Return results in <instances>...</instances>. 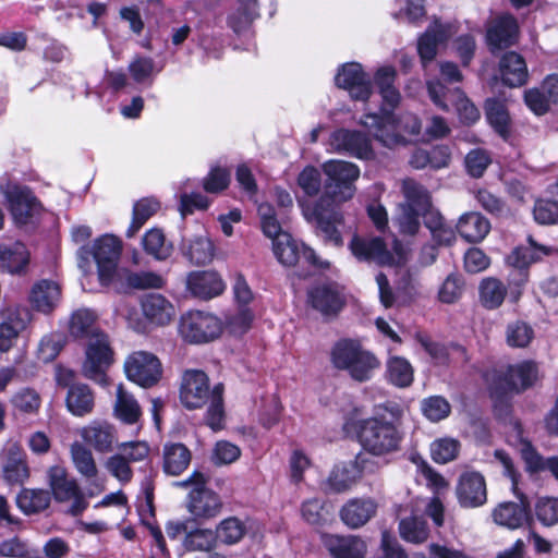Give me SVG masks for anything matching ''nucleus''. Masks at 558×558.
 Segmentation results:
<instances>
[{
  "label": "nucleus",
  "instance_id": "obj_19",
  "mask_svg": "<svg viewBox=\"0 0 558 558\" xmlns=\"http://www.w3.org/2000/svg\"><path fill=\"white\" fill-rule=\"evenodd\" d=\"M124 371L129 380L144 388L155 386L162 376L159 359L145 351L132 353L124 363Z\"/></svg>",
  "mask_w": 558,
  "mask_h": 558
},
{
  "label": "nucleus",
  "instance_id": "obj_13",
  "mask_svg": "<svg viewBox=\"0 0 558 558\" xmlns=\"http://www.w3.org/2000/svg\"><path fill=\"white\" fill-rule=\"evenodd\" d=\"M307 303L325 319H333L347 306L345 288L337 281L317 282L307 290Z\"/></svg>",
  "mask_w": 558,
  "mask_h": 558
},
{
  "label": "nucleus",
  "instance_id": "obj_5",
  "mask_svg": "<svg viewBox=\"0 0 558 558\" xmlns=\"http://www.w3.org/2000/svg\"><path fill=\"white\" fill-rule=\"evenodd\" d=\"M330 361L337 369L347 371L350 377L359 383H365L380 367L377 356L365 349L357 340L340 339L330 352Z\"/></svg>",
  "mask_w": 558,
  "mask_h": 558
},
{
  "label": "nucleus",
  "instance_id": "obj_37",
  "mask_svg": "<svg viewBox=\"0 0 558 558\" xmlns=\"http://www.w3.org/2000/svg\"><path fill=\"white\" fill-rule=\"evenodd\" d=\"M60 296L59 284L52 280L43 279L32 287L28 301L35 311L50 314L56 308Z\"/></svg>",
  "mask_w": 558,
  "mask_h": 558
},
{
  "label": "nucleus",
  "instance_id": "obj_29",
  "mask_svg": "<svg viewBox=\"0 0 558 558\" xmlns=\"http://www.w3.org/2000/svg\"><path fill=\"white\" fill-rule=\"evenodd\" d=\"M459 504L464 508H475L484 505L487 499L486 483L478 472L463 473L457 486Z\"/></svg>",
  "mask_w": 558,
  "mask_h": 558
},
{
  "label": "nucleus",
  "instance_id": "obj_20",
  "mask_svg": "<svg viewBox=\"0 0 558 558\" xmlns=\"http://www.w3.org/2000/svg\"><path fill=\"white\" fill-rule=\"evenodd\" d=\"M329 144L333 151L338 154H344L361 160L375 158L371 138L361 131L337 129L330 134Z\"/></svg>",
  "mask_w": 558,
  "mask_h": 558
},
{
  "label": "nucleus",
  "instance_id": "obj_50",
  "mask_svg": "<svg viewBox=\"0 0 558 558\" xmlns=\"http://www.w3.org/2000/svg\"><path fill=\"white\" fill-rule=\"evenodd\" d=\"M146 254L156 259H166L170 256L172 246L166 244V238L161 229L151 228L145 232L142 239Z\"/></svg>",
  "mask_w": 558,
  "mask_h": 558
},
{
  "label": "nucleus",
  "instance_id": "obj_43",
  "mask_svg": "<svg viewBox=\"0 0 558 558\" xmlns=\"http://www.w3.org/2000/svg\"><path fill=\"white\" fill-rule=\"evenodd\" d=\"M160 208V202L153 196L136 201L133 205L132 220L125 232V236L128 239L133 238Z\"/></svg>",
  "mask_w": 558,
  "mask_h": 558
},
{
  "label": "nucleus",
  "instance_id": "obj_34",
  "mask_svg": "<svg viewBox=\"0 0 558 558\" xmlns=\"http://www.w3.org/2000/svg\"><path fill=\"white\" fill-rule=\"evenodd\" d=\"M377 507L372 498H352L340 509V518L347 526L359 529L375 517Z\"/></svg>",
  "mask_w": 558,
  "mask_h": 558
},
{
  "label": "nucleus",
  "instance_id": "obj_3",
  "mask_svg": "<svg viewBox=\"0 0 558 558\" xmlns=\"http://www.w3.org/2000/svg\"><path fill=\"white\" fill-rule=\"evenodd\" d=\"M344 434L355 439L366 453H392L400 450L403 433L384 416L349 418L342 427Z\"/></svg>",
  "mask_w": 558,
  "mask_h": 558
},
{
  "label": "nucleus",
  "instance_id": "obj_62",
  "mask_svg": "<svg viewBox=\"0 0 558 558\" xmlns=\"http://www.w3.org/2000/svg\"><path fill=\"white\" fill-rule=\"evenodd\" d=\"M298 185L310 197L318 195L322 189V175L319 170L312 165L305 166L296 178Z\"/></svg>",
  "mask_w": 558,
  "mask_h": 558
},
{
  "label": "nucleus",
  "instance_id": "obj_32",
  "mask_svg": "<svg viewBox=\"0 0 558 558\" xmlns=\"http://www.w3.org/2000/svg\"><path fill=\"white\" fill-rule=\"evenodd\" d=\"M483 108L488 125L501 140L509 141L512 134V119L506 102L496 97H488Z\"/></svg>",
  "mask_w": 558,
  "mask_h": 558
},
{
  "label": "nucleus",
  "instance_id": "obj_28",
  "mask_svg": "<svg viewBox=\"0 0 558 558\" xmlns=\"http://www.w3.org/2000/svg\"><path fill=\"white\" fill-rule=\"evenodd\" d=\"M312 218L316 222L317 231L323 235L325 242L340 246L343 243L338 225L343 223V216L333 207H326L324 197H320L314 205Z\"/></svg>",
  "mask_w": 558,
  "mask_h": 558
},
{
  "label": "nucleus",
  "instance_id": "obj_56",
  "mask_svg": "<svg viewBox=\"0 0 558 558\" xmlns=\"http://www.w3.org/2000/svg\"><path fill=\"white\" fill-rule=\"evenodd\" d=\"M302 518L311 525L323 526L330 521V511L318 498L305 500L301 507Z\"/></svg>",
  "mask_w": 558,
  "mask_h": 558
},
{
  "label": "nucleus",
  "instance_id": "obj_26",
  "mask_svg": "<svg viewBox=\"0 0 558 558\" xmlns=\"http://www.w3.org/2000/svg\"><path fill=\"white\" fill-rule=\"evenodd\" d=\"M31 252L22 241L0 243V274L24 277L28 274Z\"/></svg>",
  "mask_w": 558,
  "mask_h": 558
},
{
  "label": "nucleus",
  "instance_id": "obj_54",
  "mask_svg": "<svg viewBox=\"0 0 558 558\" xmlns=\"http://www.w3.org/2000/svg\"><path fill=\"white\" fill-rule=\"evenodd\" d=\"M246 533L245 524L235 517H229L222 520L217 529L215 534L217 535V541H220L227 545H233L239 543Z\"/></svg>",
  "mask_w": 558,
  "mask_h": 558
},
{
  "label": "nucleus",
  "instance_id": "obj_61",
  "mask_svg": "<svg viewBox=\"0 0 558 558\" xmlns=\"http://www.w3.org/2000/svg\"><path fill=\"white\" fill-rule=\"evenodd\" d=\"M463 290V277L460 274L452 272L442 282L438 291V299L441 303L452 304L462 296Z\"/></svg>",
  "mask_w": 558,
  "mask_h": 558
},
{
  "label": "nucleus",
  "instance_id": "obj_52",
  "mask_svg": "<svg viewBox=\"0 0 558 558\" xmlns=\"http://www.w3.org/2000/svg\"><path fill=\"white\" fill-rule=\"evenodd\" d=\"M399 532L404 541L415 544H421L428 537L426 521L416 515L402 519L399 523Z\"/></svg>",
  "mask_w": 558,
  "mask_h": 558
},
{
  "label": "nucleus",
  "instance_id": "obj_36",
  "mask_svg": "<svg viewBox=\"0 0 558 558\" xmlns=\"http://www.w3.org/2000/svg\"><path fill=\"white\" fill-rule=\"evenodd\" d=\"M530 246H517L507 257V263L511 268L530 270V266L542 259L543 256L553 255L556 251L551 246L538 244L532 235L527 236Z\"/></svg>",
  "mask_w": 558,
  "mask_h": 558
},
{
  "label": "nucleus",
  "instance_id": "obj_31",
  "mask_svg": "<svg viewBox=\"0 0 558 558\" xmlns=\"http://www.w3.org/2000/svg\"><path fill=\"white\" fill-rule=\"evenodd\" d=\"M323 544L332 558H365L367 553L365 541L355 535L326 534Z\"/></svg>",
  "mask_w": 558,
  "mask_h": 558
},
{
  "label": "nucleus",
  "instance_id": "obj_1",
  "mask_svg": "<svg viewBox=\"0 0 558 558\" xmlns=\"http://www.w3.org/2000/svg\"><path fill=\"white\" fill-rule=\"evenodd\" d=\"M486 380L494 415L498 421H506L512 415L513 397L533 389L541 380L539 367L534 360H522L494 369Z\"/></svg>",
  "mask_w": 558,
  "mask_h": 558
},
{
  "label": "nucleus",
  "instance_id": "obj_27",
  "mask_svg": "<svg viewBox=\"0 0 558 558\" xmlns=\"http://www.w3.org/2000/svg\"><path fill=\"white\" fill-rule=\"evenodd\" d=\"M226 284L215 270H194L186 277V290L192 296L208 301L223 293Z\"/></svg>",
  "mask_w": 558,
  "mask_h": 558
},
{
  "label": "nucleus",
  "instance_id": "obj_23",
  "mask_svg": "<svg viewBox=\"0 0 558 558\" xmlns=\"http://www.w3.org/2000/svg\"><path fill=\"white\" fill-rule=\"evenodd\" d=\"M351 254L359 260L386 267L392 263L390 251L381 236L354 234L349 243Z\"/></svg>",
  "mask_w": 558,
  "mask_h": 558
},
{
  "label": "nucleus",
  "instance_id": "obj_14",
  "mask_svg": "<svg viewBox=\"0 0 558 558\" xmlns=\"http://www.w3.org/2000/svg\"><path fill=\"white\" fill-rule=\"evenodd\" d=\"M122 253V241L113 234H104L94 241V260L97 265L99 283L109 287L118 272V263Z\"/></svg>",
  "mask_w": 558,
  "mask_h": 558
},
{
  "label": "nucleus",
  "instance_id": "obj_6",
  "mask_svg": "<svg viewBox=\"0 0 558 558\" xmlns=\"http://www.w3.org/2000/svg\"><path fill=\"white\" fill-rule=\"evenodd\" d=\"M379 94L383 101L378 112L365 113L361 123L372 132L376 141L386 147H391L402 141V136L397 133L398 119L395 113L401 95L396 86L383 88Z\"/></svg>",
  "mask_w": 558,
  "mask_h": 558
},
{
  "label": "nucleus",
  "instance_id": "obj_30",
  "mask_svg": "<svg viewBox=\"0 0 558 558\" xmlns=\"http://www.w3.org/2000/svg\"><path fill=\"white\" fill-rule=\"evenodd\" d=\"M222 509L220 496L206 484L202 487H193L189 493L187 510L198 519H211L217 517Z\"/></svg>",
  "mask_w": 558,
  "mask_h": 558
},
{
  "label": "nucleus",
  "instance_id": "obj_17",
  "mask_svg": "<svg viewBox=\"0 0 558 558\" xmlns=\"http://www.w3.org/2000/svg\"><path fill=\"white\" fill-rule=\"evenodd\" d=\"M414 338L424 349V351L429 355L435 366H464L471 360L468 349L459 342H438L433 340L428 333L421 331L416 332Z\"/></svg>",
  "mask_w": 558,
  "mask_h": 558
},
{
  "label": "nucleus",
  "instance_id": "obj_60",
  "mask_svg": "<svg viewBox=\"0 0 558 558\" xmlns=\"http://www.w3.org/2000/svg\"><path fill=\"white\" fill-rule=\"evenodd\" d=\"M475 199L484 210L496 218L506 217L510 211L507 203L501 197L486 189H480L475 194Z\"/></svg>",
  "mask_w": 558,
  "mask_h": 558
},
{
  "label": "nucleus",
  "instance_id": "obj_22",
  "mask_svg": "<svg viewBox=\"0 0 558 558\" xmlns=\"http://www.w3.org/2000/svg\"><path fill=\"white\" fill-rule=\"evenodd\" d=\"M366 471L373 472L374 463L364 456H355L353 460L336 464L327 478L328 489L337 494L347 492Z\"/></svg>",
  "mask_w": 558,
  "mask_h": 558
},
{
  "label": "nucleus",
  "instance_id": "obj_55",
  "mask_svg": "<svg viewBox=\"0 0 558 558\" xmlns=\"http://www.w3.org/2000/svg\"><path fill=\"white\" fill-rule=\"evenodd\" d=\"M534 339V329L523 320L509 323L506 328V341L511 348H526Z\"/></svg>",
  "mask_w": 558,
  "mask_h": 558
},
{
  "label": "nucleus",
  "instance_id": "obj_4",
  "mask_svg": "<svg viewBox=\"0 0 558 558\" xmlns=\"http://www.w3.org/2000/svg\"><path fill=\"white\" fill-rule=\"evenodd\" d=\"M13 225L24 232H34L40 225L45 207L34 190L16 181L8 180L0 187Z\"/></svg>",
  "mask_w": 558,
  "mask_h": 558
},
{
  "label": "nucleus",
  "instance_id": "obj_21",
  "mask_svg": "<svg viewBox=\"0 0 558 558\" xmlns=\"http://www.w3.org/2000/svg\"><path fill=\"white\" fill-rule=\"evenodd\" d=\"M335 84L356 101H367L373 93L371 77L359 62L342 64L335 76Z\"/></svg>",
  "mask_w": 558,
  "mask_h": 558
},
{
  "label": "nucleus",
  "instance_id": "obj_57",
  "mask_svg": "<svg viewBox=\"0 0 558 558\" xmlns=\"http://www.w3.org/2000/svg\"><path fill=\"white\" fill-rule=\"evenodd\" d=\"M12 407L21 413H37L41 405L40 395L34 388H22L11 398Z\"/></svg>",
  "mask_w": 558,
  "mask_h": 558
},
{
  "label": "nucleus",
  "instance_id": "obj_9",
  "mask_svg": "<svg viewBox=\"0 0 558 558\" xmlns=\"http://www.w3.org/2000/svg\"><path fill=\"white\" fill-rule=\"evenodd\" d=\"M504 468V474L510 477L512 490L518 496L520 504L506 501L500 504L493 511L494 521L509 529H518L527 521L530 514V502L526 496L518 490L520 473L517 471L510 456H495Z\"/></svg>",
  "mask_w": 558,
  "mask_h": 558
},
{
  "label": "nucleus",
  "instance_id": "obj_58",
  "mask_svg": "<svg viewBox=\"0 0 558 558\" xmlns=\"http://www.w3.org/2000/svg\"><path fill=\"white\" fill-rule=\"evenodd\" d=\"M533 218L537 225L551 226L558 223V201L536 198L533 206Z\"/></svg>",
  "mask_w": 558,
  "mask_h": 558
},
{
  "label": "nucleus",
  "instance_id": "obj_2",
  "mask_svg": "<svg viewBox=\"0 0 558 558\" xmlns=\"http://www.w3.org/2000/svg\"><path fill=\"white\" fill-rule=\"evenodd\" d=\"M225 386L218 383L210 387L208 375L202 369L189 368L182 373L179 387V400L182 407L189 411L207 407L205 422L213 430L223 427Z\"/></svg>",
  "mask_w": 558,
  "mask_h": 558
},
{
  "label": "nucleus",
  "instance_id": "obj_51",
  "mask_svg": "<svg viewBox=\"0 0 558 558\" xmlns=\"http://www.w3.org/2000/svg\"><path fill=\"white\" fill-rule=\"evenodd\" d=\"M125 291L126 290H146V289H161L166 281L165 279L153 271L134 272L124 270Z\"/></svg>",
  "mask_w": 558,
  "mask_h": 558
},
{
  "label": "nucleus",
  "instance_id": "obj_53",
  "mask_svg": "<svg viewBox=\"0 0 558 558\" xmlns=\"http://www.w3.org/2000/svg\"><path fill=\"white\" fill-rule=\"evenodd\" d=\"M217 542V535L208 529H196L189 531L183 539V546L189 551H207L210 553Z\"/></svg>",
  "mask_w": 558,
  "mask_h": 558
},
{
  "label": "nucleus",
  "instance_id": "obj_64",
  "mask_svg": "<svg viewBox=\"0 0 558 558\" xmlns=\"http://www.w3.org/2000/svg\"><path fill=\"white\" fill-rule=\"evenodd\" d=\"M422 411L429 421L439 422L450 414L451 407L444 397L433 396L423 400Z\"/></svg>",
  "mask_w": 558,
  "mask_h": 558
},
{
  "label": "nucleus",
  "instance_id": "obj_18",
  "mask_svg": "<svg viewBox=\"0 0 558 558\" xmlns=\"http://www.w3.org/2000/svg\"><path fill=\"white\" fill-rule=\"evenodd\" d=\"M272 251L277 260L284 267H294L301 259L316 268L328 267V263H322L312 247L299 243L290 233H283L275 239Z\"/></svg>",
  "mask_w": 558,
  "mask_h": 558
},
{
  "label": "nucleus",
  "instance_id": "obj_59",
  "mask_svg": "<svg viewBox=\"0 0 558 558\" xmlns=\"http://www.w3.org/2000/svg\"><path fill=\"white\" fill-rule=\"evenodd\" d=\"M0 555L2 557L13 558H41L39 549L31 547L19 537H12L1 542Z\"/></svg>",
  "mask_w": 558,
  "mask_h": 558
},
{
  "label": "nucleus",
  "instance_id": "obj_39",
  "mask_svg": "<svg viewBox=\"0 0 558 558\" xmlns=\"http://www.w3.org/2000/svg\"><path fill=\"white\" fill-rule=\"evenodd\" d=\"M65 405L74 416H85L93 412L95 396L87 384L77 383L71 386L66 392Z\"/></svg>",
  "mask_w": 558,
  "mask_h": 558
},
{
  "label": "nucleus",
  "instance_id": "obj_48",
  "mask_svg": "<svg viewBox=\"0 0 558 558\" xmlns=\"http://www.w3.org/2000/svg\"><path fill=\"white\" fill-rule=\"evenodd\" d=\"M114 413L125 424H135L142 415L140 404L132 395L124 390L122 385H119L117 389Z\"/></svg>",
  "mask_w": 558,
  "mask_h": 558
},
{
  "label": "nucleus",
  "instance_id": "obj_25",
  "mask_svg": "<svg viewBox=\"0 0 558 558\" xmlns=\"http://www.w3.org/2000/svg\"><path fill=\"white\" fill-rule=\"evenodd\" d=\"M523 101L535 116L548 113L551 105H558V73L548 74L539 86L525 89Z\"/></svg>",
  "mask_w": 558,
  "mask_h": 558
},
{
  "label": "nucleus",
  "instance_id": "obj_38",
  "mask_svg": "<svg viewBox=\"0 0 558 558\" xmlns=\"http://www.w3.org/2000/svg\"><path fill=\"white\" fill-rule=\"evenodd\" d=\"M97 315L88 308H78L74 311L69 320V335L74 340H90L96 333L102 331L97 326Z\"/></svg>",
  "mask_w": 558,
  "mask_h": 558
},
{
  "label": "nucleus",
  "instance_id": "obj_41",
  "mask_svg": "<svg viewBox=\"0 0 558 558\" xmlns=\"http://www.w3.org/2000/svg\"><path fill=\"white\" fill-rule=\"evenodd\" d=\"M508 295L507 286L496 277H485L478 284V299L481 305L494 311L499 308Z\"/></svg>",
  "mask_w": 558,
  "mask_h": 558
},
{
  "label": "nucleus",
  "instance_id": "obj_44",
  "mask_svg": "<svg viewBox=\"0 0 558 558\" xmlns=\"http://www.w3.org/2000/svg\"><path fill=\"white\" fill-rule=\"evenodd\" d=\"M386 376L393 386L408 388L414 380V368L405 357L391 356L387 361Z\"/></svg>",
  "mask_w": 558,
  "mask_h": 558
},
{
  "label": "nucleus",
  "instance_id": "obj_63",
  "mask_svg": "<svg viewBox=\"0 0 558 558\" xmlns=\"http://www.w3.org/2000/svg\"><path fill=\"white\" fill-rule=\"evenodd\" d=\"M3 478L9 485H22L29 477V469L25 460L10 458L2 469Z\"/></svg>",
  "mask_w": 558,
  "mask_h": 558
},
{
  "label": "nucleus",
  "instance_id": "obj_10",
  "mask_svg": "<svg viewBox=\"0 0 558 558\" xmlns=\"http://www.w3.org/2000/svg\"><path fill=\"white\" fill-rule=\"evenodd\" d=\"M223 326L216 315L195 310L183 314L179 323V333L191 344L208 343L222 333Z\"/></svg>",
  "mask_w": 558,
  "mask_h": 558
},
{
  "label": "nucleus",
  "instance_id": "obj_45",
  "mask_svg": "<svg viewBox=\"0 0 558 558\" xmlns=\"http://www.w3.org/2000/svg\"><path fill=\"white\" fill-rule=\"evenodd\" d=\"M257 16V0H238L236 10L227 17V25L235 34H241Z\"/></svg>",
  "mask_w": 558,
  "mask_h": 558
},
{
  "label": "nucleus",
  "instance_id": "obj_42",
  "mask_svg": "<svg viewBox=\"0 0 558 558\" xmlns=\"http://www.w3.org/2000/svg\"><path fill=\"white\" fill-rule=\"evenodd\" d=\"M51 494L41 488H22L16 496V506L26 515L38 514L49 508Z\"/></svg>",
  "mask_w": 558,
  "mask_h": 558
},
{
  "label": "nucleus",
  "instance_id": "obj_47",
  "mask_svg": "<svg viewBox=\"0 0 558 558\" xmlns=\"http://www.w3.org/2000/svg\"><path fill=\"white\" fill-rule=\"evenodd\" d=\"M447 37V32L441 25L435 29L425 31L417 41V53L423 64L435 59L438 45L446 41Z\"/></svg>",
  "mask_w": 558,
  "mask_h": 558
},
{
  "label": "nucleus",
  "instance_id": "obj_40",
  "mask_svg": "<svg viewBox=\"0 0 558 558\" xmlns=\"http://www.w3.org/2000/svg\"><path fill=\"white\" fill-rule=\"evenodd\" d=\"M145 317L157 325H167L173 315L172 304L159 293H149L141 302Z\"/></svg>",
  "mask_w": 558,
  "mask_h": 558
},
{
  "label": "nucleus",
  "instance_id": "obj_35",
  "mask_svg": "<svg viewBox=\"0 0 558 558\" xmlns=\"http://www.w3.org/2000/svg\"><path fill=\"white\" fill-rule=\"evenodd\" d=\"M492 229L489 220L478 211L462 214L456 225L457 233L468 243H481Z\"/></svg>",
  "mask_w": 558,
  "mask_h": 558
},
{
  "label": "nucleus",
  "instance_id": "obj_8",
  "mask_svg": "<svg viewBox=\"0 0 558 558\" xmlns=\"http://www.w3.org/2000/svg\"><path fill=\"white\" fill-rule=\"evenodd\" d=\"M326 174L324 183V202L341 204L354 196L355 181L360 178V168L350 161L329 160L323 165Z\"/></svg>",
  "mask_w": 558,
  "mask_h": 558
},
{
  "label": "nucleus",
  "instance_id": "obj_7",
  "mask_svg": "<svg viewBox=\"0 0 558 558\" xmlns=\"http://www.w3.org/2000/svg\"><path fill=\"white\" fill-rule=\"evenodd\" d=\"M426 88L433 104L446 112L454 108L463 125H474L481 119L478 108L460 87L451 88L439 80H430L426 82Z\"/></svg>",
  "mask_w": 558,
  "mask_h": 558
},
{
  "label": "nucleus",
  "instance_id": "obj_15",
  "mask_svg": "<svg viewBox=\"0 0 558 558\" xmlns=\"http://www.w3.org/2000/svg\"><path fill=\"white\" fill-rule=\"evenodd\" d=\"M80 437L82 441L72 445L71 453H108L117 444V430L106 421H92L80 429Z\"/></svg>",
  "mask_w": 558,
  "mask_h": 558
},
{
  "label": "nucleus",
  "instance_id": "obj_49",
  "mask_svg": "<svg viewBox=\"0 0 558 558\" xmlns=\"http://www.w3.org/2000/svg\"><path fill=\"white\" fill-rule=\"evenodd\" d=\"M231 184V170L228 167L214 165L202 180V187L208 194H221Z\"/></svg>",
  "mask_w": 558,
  "mask_h": 558
},
{
  "label": "nucleus",
  "instance_id": "obj_46",
  "mask_svg": "<svg viewBox=\"0 0 558 558\" xmlns=\"http://www.w3.org/2000/svg\"><path fill=\"white\" fill-rule=\"evenodd\" d=\"M25 326L19 311L8 313L5 319L0 323V352L11 350Z\"/></svg>",
  "mask_w": 558,
  "mask_h": 558
},
{
  "label": "nucleus",
  "instance_id": "obj_33",
  "mask_svg": "<svg viewBox=\"0 0 558 558\" xmlns=\"http://www.w3.org/2000/svg\"><path fill=\"white\" fill-rule=\"evenodd\" d=\"M501 83L510 88L521 87L527 83L529 71L525 59L515 51H507L499 60Z\"/></svg>",
  "mask_w": 558,
  "mask_h": 558
},
{
  "label": "nucleus",
  "instance_id": "obj_16",
  "mask_svg": "<svg viewBox=\"0 0 558 558\" xmlns=\"http://www.w3.org/2000/svg\"><path fill=\"white\" fill-rule=\"evenodd\" d=\"M86 360L83 365L84 375L99 384H107L106 371L111 366L114 352L107 333H96L86 347Z\"/></svg>",
  "mask_w": 558,
  "mask_h": 558
},
{
  "label": "nucleus",
  "instance_id": "obj_11",
  "mask_svg": "<svg viewBox=\"0 0 558 558\" xmlns=\"http://www.w3.org/2000/svg\"><path fill=\"white\" fill-rule=\"evenodd\" d=\"M404 196L407 203L400 205L397 223L400 233L415 235L421 227L422 210L430 205V195L423 185L410 181L404 183Z\"/></svg>",
  "mask_w": 558,
  "mask_h": 558
},
{
  "label": "nucleus",
  "instance_id": "obj_12",
  "mask_svg": "<svg viewBox=\"0 0 558 558\" xmlns=\"http://www.w3.org/2000/svg\"><path fill=\"white\" fill-rule=\"evenodd\" d=\"M48 485L50 494L57 502L72 500L65 511L71 517L81 515L88 507L85 494L74 478H69L66 471L61 466H51L48 471Z\"/></svg>",
  "mask_w": 558,
  "mask_h": 558
},
{
  "label": "nucleus",
  "instance_id": "obj_24",
  "mask_svg": "<svg viewBox=\"0 0 558 558\" xmlns=\"http://www.w3.org/2000/svg\"><path fill=\"white\" fill-rule=\"evenodd\" d=\"M520 27L511 13H504L493 20L486 29V44L492 53L508 49L518 43Z\"/></svg>",
  "mask_w": 558,
  "mask_h": 558
}]
</instances>
